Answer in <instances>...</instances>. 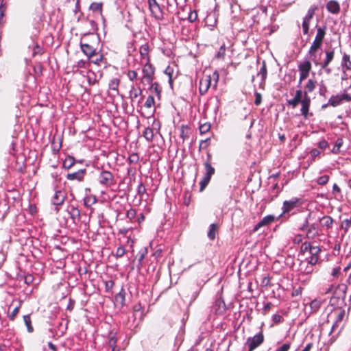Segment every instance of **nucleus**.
<instances>
[{
    "label": "nucleus",
    "mask_w": 351,
    "mask_h": 351,
    "mask_svg": "<svg viewBox=\"0 0 351 351\" xmlns=\"http://www.w3.org/2000/svg\"><path fill=\"white\" fill-rule=\"evenodd\" d=\"M219 75L217 71L211 75H205L199 81V90L201 95L207 93L209 88L213 86L214 89L217 88Z\"/></svg>",
    "instance_id": "1"
},
{
    "label": "nucleus",
    "mask_w": 351,
    "mask_h": 351,
    "mask_svg": "<svg viewBox=\"0 0 351 351\" xmlns=\"http://www.w3.org/2000/svg\"><path fill=\"white\" fill-rule=\"evenodd\" d=\"M311 219H314V217L312 213H309L304 218V223L298 228L300 231L306 230V237L308 239H313L319 235V226L315 223H310L309 220Z\"/></svg>",
    "instance_id": "2"
},
{
    "label": "nucleus",
    "mask_w": 351,
    "mask_h": 351,
    "mask_svg": "<svg viewBox=\"0 0 351 351\" xmlns=\"http://www.w3.org/2000/svg\"><path fill=\"white\" fill-rule=\"evenodd\" d=\"M326 53V58L325 59L321 62H318L315 58H313V61L314 62L315 64L317 66H319V67L322 69H324V71L328 73H330L331 69L328 68L329 64L334 59L335 52L333 49L326 50L325 51Z\"/></svg>",
    "instance_id": "3"
},
{
    "label": "nucleus",
    "mask_w": 351,
    "mask_h": 351,
    "mask_svg": "<svg viewBox=\"0 0 351 351\" xmlns=\"http://www.w3.org/2000/svg\"><path fill=\"white\" fill-rule=\"evenodd\" d=\"M264 341V335L262 330H261L257 335H255L252 337H249L245 343V345L248 348V351H253L256 348L260 346Z\"/></svg>",
    "instance_id": "4"
},
{
    "label": "nucleus",
    "mask_w": 351,
    "mask_h": 351,
    "mask_svg": "<svg viewBox=\"0 0 351 351\" xmlns=\"http://www.w3.org/2000/svg\"><path fill=\"white\" fill-rule=\"evenodd\" d=\"M80 48L88 58H93L96 55L97 49L93 45L86 43L85 36H83L80 40Z\"/></svg>",
    "instance_id": "5"
},
{
    "label": "nucleus",
    "mask_w": 351,
    "mask_h": 351,
    "mask_svg": "<svg viewBox=\"0 0 351 351\" xmlns=\"http://www.w3.org/2000/svg\"><path fill=\"white\" fill-rule=\"evenodd\" d=\"M143 77L142 80L148 84H152L153 81V75L154 74V68L149 62H146L143 69Z\"/></svg>",
    "instance_id": "6"
},
{
    "label": "nucleus",
    "mask_w": 351,
    "mask_h": 351,
    "mask_svg": "<svg viewBox=\"0 0 351 351\" xmlns=\"http://www.w3.org/2000/svg\"><path fill=\"white\" fill-rule=\"evenodd\" d=\"M298 67L300 71L299 82L300 84L308 76L309 72L311 69V63L308 60L304 61L303 62L300 64Z\"/></svg>",
    "instance_id": "7"
},
{
    "label": "nucleus",
    "mask_w": 351,
    "mask_h": 351,
    "mask_svg": "<svg viewBox=\"0 0 351 351\" xmlns=\"http://www.w3.org/2000/svg\"><path fill=\"white\" fill-rule=\"evenodd\" d=\"M302 204L300 199L293 197L290 200H286L283 202V213H287L298 207Z\"/></svg>",
    "instance_id": "8"
},
{
    "label": "nucleus",
    "mask_w": 351,
    "mask_h": 351,
    "mask_svg": "<svg viewBox=\"0 0 351 351\" xmlns=\"http://www.w3.org/2000/svg\"><path fill=\"white\" fill-rule=\"evenodd\" d=\"M300 104L302 105L301 113L304 118L306 119L309 115H312V113H309L311 98L306 93H304L303 99Z\"/></svg>",
    "instance_id": "9"
},
{
    "label": "nucleus",
    "mask_w": 351,
    "mask_h": 351,
    "mask_svg": "<svg viewBox=\"0 0 351 351\" xmlns=\"http://www.w3.org/2000/svg\"><path fill=\"white\" fill-rule=\"evenodd\" d=\"M327 11L332 14H338L340 12V4L336 0H330L326 5Z\"/></svg>",
    "instance_id": "10"
},
{
    "label": "nucleus",
    "mask_w": 351,
    "mask_h": 351,
    "mask_svg": "<svg viewBox=\"0 0 351 351\" xmlns=\"http://www.w3.org/2000/svg\"><path fill=\"white\" fill-rule=\"evenodd\" d=\"M113 176L112 174L107 171H103L101 172L99 176V182L101 184L110 185L112 182Z\"/></svg>",
    "instance_id": "11"
},
{
    "label": "nucleus",
    "mask_w": 351,
    "mask_h": 351,
    "mask_svg": "<svg viewBox=\"0 0 351 351\" xmlns=\"http://www.w3.org/2000/svg\"><path fill=\"white\" fill-rule=\"evenodd\" d=\"M275 220V217L272 215L265 216L254 228V231H257L260 228L271 224Z\"/></svg>",
    "instance_id": "12"
},
{
    "label": "nucleus",
    "mask_w": 351,
    "mask_h": 351,
    "mask_svg": "<svg viewBox=\"0 0 351 351\" xmlns=\"http://www.w3.org/2000/svg\"><path fill=\"white\" fill-rule=\"evenodd\" d=\"M66 197V195L64 192L62 191H56L53 198H52V203L54 205L60 206L63 204L64 202Z\"/></svg>",
    "instance_id": "13"
},
{
    "label": "nucleus",
    "mask_w": 351,
    "mask_h": 351,
    "mask_svg": "<svg viewBox=\"0 0 351 351\" xmlns=\"http://www.w3.org/2000/svg\"><path fill=\"white\" fill-rule=\"evenodd\" d=\"M304 93L302 91V90H297L295 92V97L288 100V104L291 105L293 108H295L298 104H300L303 99Z\"/></svg>",
    "instance_id": "14"
},
{
    "label": "nucleus",
    "mask_w": 351,
    "mask_h": 351,
    "mask_svg": "<svg viewBox=\"0 0 351 351\" xmlns=\"http://www.w3.org/2000/svg\"><path fill=\"white\" fill-rule=\"evenodd\" d=\"M319 221L322 227L326 228V229H330L332 226L333 219L328 215H325L322 218H319Z\"/></svg>",
    "instance_id": "15"
},
{
    "label": "nucleus",
    "mask_w": 351,
    "mask_h": 351,
    "mask_svg": "<svg viewBox=\"0 0 351 351\" xmlns=\"http://www.w3.org/2000/svg\"><path fill=\"white\" fill-rule=\"evenodd\" d=\"M322 44V42L317 41L316 40H314L308 51V53L311 56V58H315V54L317 51L321 47Z\"/></svg>",
    "instance_id": "16"
},
{
    "label": "nucleus",
    "mask_w": 351,
    "mask_h": 351,
    "mask_svg": "<svg viewBox=\"0 0 351 351\" xmlns=\"http://www.w3.org/2000/svg\"><path fill=\"white\" fill-rule=\"evenodd\" d=\"M85 170L81 169L77 172L69 173L67 175V179L69 180H77L79 181L82 180Z\"/></svg>",
    "instance_id": "17"
},
{
    "label": "nucleus",
    "mask_w": 351,
    "mask_h": 351,
    "mask_svg": "<svg viewBox=\"0 0 351 351\" xmlns=\"http://www.w3.org/2000/svg\"><path fill=\"white\" fill-rule=\"evenodd\" d=\"M125 292L122 289L119 293L115 295V302L117 304L123 306L125 304Z\"/></svg>",
    "instance_id": "18"
},
{
    "label": "nucleus",
    "mask_w": 351,
    "mask_h": 351,
    "mask_svg": "<svg viewBox=\"0 0 351 351\" xmlns=\"http://www.w3.org/2000/svg\"><path fill=\"white\" fill-rule=\"evenodd\" d=\"M343 101L341 95H332L328 100V105L336 107L340 105Z\"/></svg>",
    "instance_id": "19"
},
{
    "label": "nucleus",
    "mask_w": 351,
    "mask_h": 351,
    "mask_svg": "<svg viewBox=\"0 0 351 351\" xmlns=\"http://www.w3.org/2000/svg\"><path fill=\"white\" fill-rule=\"evenodd\" d=\"M318 10V6L317 5H311L308 11H307V13L304 16L303 19H306V20H308V21H312L315 14V12Z\"/></svg>",
    "instance_id": "20"
},
{
    "label": "nucleus",
    "mask_w": 351,
    "mask_h": 351,
    "mask_svg": "<svg viewBox=\"0 0 351 351\" xmlns=\"http://www.w3.org/2000/svg\"><path fill=\"white\" fill-rule=\"evenodd\" d=\"M316 86V82L312 79H309L305 86V90L303 93H306L308 95V93L313 92Z\"/></svg>",
    "instance_id": "21"
},
{
    "label": "nucleus",
    "mask_w": 351,
    "mask_h": 351,
    "mask_svg": "<svg viewBox=\"0 0 351 351\" xmlns=\"http://www.w3.org/2000/svg\"><path fill=\"white\" fill-rule=\"evenodd\" d=\"M149 7L152 13L156 14L160 12V8L156 0H148Z\"/></svg>",
    "instance_id": "22"
},
{
    "label": "nucleus",
    "mask_w": 351,
    "mask_h": 351,
    "mask_svg": "<svg viewBox=\"0 0 351 351\" xmlns=\"http://www.w3.org/2000/svg\"><path fill=\"white\" fill-rule=\"evenodd\" d=\"M217 225L215 223H212L210 226L209 231L208 232V237L210 239L214 240L216 237V234L217 232Z\"/></svg>",
    "instance_id": "23"
},
{
    "label": "nucleus",
    "mask_w": 351,
    "mask_h": 351,
    "mask_svg": "<svg viewBox=\"0 0 351 351\" xmlns=\"http://www.w3.org/2000/svg\"><path fill=\"white\" fill-rule=\"evenodd\" d=\"M326 34L325 29L321 27H317V34L315 36V40L320 42H323Z\"/></svg>",
    "instance_id": "24"
},
{
    "label": "nucleus",
    "mask_w": 351,
    "mask_h": 351,
    "mask_svg": "<svg viewBox=\"0 0 351 351\" xmlns=\"http://www.w3.org/2000/svg\"><path fill=\"white\" fill-rule=\"evenodd\" d=\"M69 215L71 216V217L75 220V219H79L80 217V210L73 206H71V208H70V210H69Z\"/></svg>",
    "instance_id": "25"
},
{
    "label": "nucleus",
    "mask_w": 351,
    "mask_h": 351,
    "mask_svg": "<svg viewBox=\"0 0 351 351\" xmlns=\"http://www.w3.org/2000/svg\"><path fill=\"white\" fill-rule=\"evenodd\" d=\"M151 84V87H150L151 93L156 94L159 97L160 95V93H161V88H160L159 84L157 82H154V83L152 82V84Z\"/></svg>",
    "instance_id": "26"
},
{
    "label": "nucleus",
    "mask_w": 351,
    "mask_h": 351,
    "mask_svg": "<svg viewBox=\"0 0 351 351\" xmlns=\"http://www.w3.org/2000/svg\"><path fill=\"white\" fill-rule=\"evenodd\" d=\"M204 166L206 171L204 176L210 179L212 176L215 173V169L211 166V165L208 162H205Z\"/></svg>",
    "instance_id": "27"
},
{
    "label": "nucleus",
    "mask_w": 351,
    "mask_h": 351,
    "mask_svg": "<svg viewBox=\"0 0 351 351\" xmlns=\"http://www.w3.org/2000/svg\"><path fill=\"white\" fill-rule=\"evenodd\" d=\"M311 22V21H308L304 19H302V27L304 35H308L309 33Z\"/></svg>",
    "instance_id": "28"
},
{
    "label": "nucleus",
    "mask_w": 351,
    "mask_h": 351,
    "mask_svg": "<svg viewBox=\"0 0 351 351\" xmlns=\"http://www.w3.org/2000/svg\"><path fill=\"white\" fill-rule=\"evenodd\" d=\"M102 3L93 2L90 5V10L93 12H98L100 14L102 12Z\"/></svg>",
    "instance_id": "29"
},
{
    "label": "nucleus",
    "mask_w": 351,
    "mask_h": 351,
    "mask_svg": "<svg viewBox=\"0 0 351 351\" xmlns=\"http://www.w3.org/2000/svg\"><path fill=\"white\" fill-rule=\"evenodd\" d=\"M343 139L341 138H339L337 139L335 144L332 149V152L333 154H338L339 152L340 148L343 145Z\"/></svg>",
    "instance_id": "30"
},
{
    "label": "nucleus",
    "mask_w": 351,
    "mask_h": 351,
    "mask_svg": "<svg viewBox=\"0 0 351 351\" xmlns=\"http://www.w3.org/2000/svg\"><path fill=\"white\" fill-rule=\"evenodd\" d=\"M143 136L147 141H152L154 137L153 130L149 128H145V131L143 132Z\"/></svg>",
    "instance_id": "31"
},
{
    "label": "nucleus",
    "mask_w": 351,
    "mask_h": 351,
    "mask_svg": "<svg viewBox=\"0 0 351 351\" xmlns=\"http://www.w3.org/2000/svg\"><path fill=\"white\" fill-rule=\"evenodd\" d=\"M23 320H24V322L27 328V330L29 332H32L34 329H33V327L32 326V324H31V318H30V316L29 315H24L23 316Z\"/></svg>",
    "instance_id": "32"
},
{
    "label": "nucleus",
    "mask_w": 351,
    "mask_h": 351,
    "mask_svg": "<svg viewBox=\"0 0 351 351\" xmlns=\"http://www.w3.org/2000/svg\"><path fill=\"white\" fill-rule=\"evenodd\" d=\"M88 60L92 62L93 63L97 64V65H99L101 62L103 60V56L101 54H99L97 51H96V55H95V56L93 58H88Z\"/></svg>",
    "instance_id": "33"
},
{
    "label": "nucleus",
    "mask_w": 351,
    "mask_h": 351,
    "mask_svg": "<svg viewBox=\"0 0 351 351\" xmlns=\"http://www.w3.org/2000/svg\"><path fill=\"white\" fill-rule=\"evenodd\" d=\"M96 201L95 197L87 196L84 199V204L85 206L90 207L91 205L94 204Z\"/></svg>",
    "instance_id": "34"
},
{
    "label": "nucleus",
    "mask_w": 351,
    "mask_h": 351,
    "mask_svg": "<svg viewBox=\"0 0 351 351\" xmlns=\"http://www.w3.org/2000/svg\"><path fill=\"white\" fill-rule=\"evenodd\" d=\"M351 227V217L350 219H344L341 224V228L347 232L349 228Z\"/></svg>",
    "instance_id": "35"
},
{
    "label": "nucleus",
    "mask_w": 351,
    "mask_h": 351,
    "mask_svg": "<svg viewBox=\"0 0 351 351\" xmlns=\"http://www.w3.org/2000/svg\"><path fill=\"white\" fill-rule=\"evenodd\" d=\"M119 85V80L117 78H114L111 80L109 83V88L113 90L118 91V86Z\"/></svg>",
    "instance_id": "36"
},
{
    "label": "nucleus",
    "mask_w": 351,
    "mask_h": 351,
    "mask_svg": "<svg viewBox=\"0 0 351 351\" xmlns=\"http://www.w3.org/2000/svg\"><path fill=\"white\" fill-rule=\"evenodd\" d=\"M225 53H226V47H225V45H223L219 48L215 57L217 59L223 60L225 57Z\"/></svg>",
    "instance_id": "37"
},
{
    "label": "nucleus",
    "mask_w": 351,
    "mask_h": 351,
    "mask_svg": "<svg viewBox=\"0 0 351 351\" xmlns=\"http://www.w3.org/2000/svg\"><path fill=\"white\" fill-rule=\"evenodd\" d=\"M321 305V302L318 300H314L310 303V307L313 312H316Z\"/></svg>",
    "instance_id": "38"
},
{
    "label": "nucleus",
    "mask_w": 351,
    "mask_h": 351,
    "mask_svg": "<svg viewBox=\"0 0 351 351\" xmlns=\"http://www.w3.org/2000/svg\"><path fill=\"white\" fill-rule=\"evenodd\" d=\"M258 75H261L262 80L264 81L267 77V68L265 61L263 62V65L258 72Z\"/></svg>",
    "instance_id": "39"
},
{
    "label": "nucleus",
    "mask_w": 351,
    "mask_h": 351,
    "mask_svg": "<svg viewBox=\"0 0 351 351\" xmlns=\"http://www.w3.org/2000/svg\"><path fill=\"white\" fill-rule=\"evenodd\" d=\"M141 56L142 57V59L143 60H145V62H149V58L148 56V50H147V47H142L141 49Z\"/></svg>",
    "instance_id": "40"
},
{
    "label": "nucleus",
    "mask_w": 351,
    "mask_h": 351,
    "mask_svg": "<svg viewBox=\"0 0 351 351\" xmlns=\"http://www.w3.org/2000/svg\"><path fill=\"white\" fill-rule=\"evenodd\" d=\"M199 132L202 134H206L208 132L210 129V124L208 123H205L203 124H201L199 125Z\"/></svg>",
    "instance_id": "41"
},
{
    "label": "nucleus",
    "mask_w": 351,
    "mask_h": 351,
    "mask_svg": "<svg viewBox=\"0 0 351 351\" xmlns=\"http://www.w3.org/2000/svg\"><path fill=\"white\" fill-rule=\"evenodd\" d=\"M130 93V97L132 99H134V98L138 97L142 93V90L141 88L136 89L134 88H132L131 89Z\"/></svg>",
    "instance_id": "42"
},
{
    "label": "nucleus",
    "mask_w": 351,
    "mask_h": 351,
    "mask_svg": "<svg viewBox=\"0 0 351 351\" xmlns=\"http://www.w3.org/2000/svg\"><path fill=\"white\" fill-rule=\"evenodd\" d=\"M313 246L311 245L310 242H304L301 245V251L303 252H310L311 249H312Z\"/></svg>",
    "instance_id": "43"
},
{
    "label": "nucleus",
    "mask_w": 351,
    "mask_h": 351,
    "mask_svg": "<svg viewBox=\"0 0 351 351\" xmlns=\"http://www.w3.org/2000/svg\"><path fill=\"white\" fill-rule=\"evenodd\" d=\"M320 252L321 249L319 246H313V247L311 249L309 253L311 256H319Z\"/></svg>",
    "instance_id": "44"
},
{
    "label": "nucleus",
    "mask_w": 351,
    "mask_h": 351,
    "mask_svg": "<svg viewBox=\"0 0 351 351\" xmlns=\"http://www.w3.org/2000/svg\"><path fill=\"white\" fill-rule=\"evenodd\" d=\"M117 338L113 335H110L109 339H108V346L113 348L117 347Z\"/></svg>",
    "instance_id": "45"
},
{
    "label": "nucleus",
    "mask_w": 351,
    "mask_h": 351,
    "mask_svg": "<svg viewBox=\"0 0 351 351\" xmlns=\"http://www.w3.org/2000/svg\"><path fill=\"white\" fill-rule=\"evenodd\" d=\"M210 179L204 176L203 179L200 182V191H202L204 190L206 186L208 184Z\"/></svg>",
    "instance_id": "46"
},
{
    "label": "nucleus",
    "mask_w": 351,
    "mask_h": 351,
    "mask_svg": "<svg viewBox=\"0 0 351 351\" xmlns=\"http://www.w3.org/2000/svg\"><path fill=\"white\" fill-rule=\"evenodd\" d=\"M155 103V101H154V98L153 96L152 95H149L147 98V100L145 103V106L146 108H151Z\"/></svg>",
    "instance_id": "47"
},
{
    "label": "nucleus",
    "mask_w": 351,
    "mask_h": 351,
    "mask_svg": "<svg viewBox=\"0 0 351 351\" xmlns=\"http://www.w3.org/2000/svg\"><path fill=\"white\" fill-rule=\"evenodd\" d=\"M329 176L327 175H324L322 176H320L317 179V183L320 185H324L326 184L328 182Z\"/></svg>",
    "instance_id": "48"
},
{
    "label": "nucleus",
    "mask_w": 351,
    "mask_h": 351,
    "mask_svg": "<svg viewBox=\"0 0 351 351\" xmlns=\"http://www.w3.org/2000/svg\"><path fill=\"white\" fill-rule=\"evenodd\" d=\"M125 253V249L123 246H120L117 249L116 256L117 257H122Z\"/></svg>",
    "instance_id": "49"
},
{
    "label": "nucleus",
    "mask_w": 351,
    "mask_h": 351,
    "mask_svg": "<svg viewBox=\"0 0 351 351\" xmlns=\"http://www.w3.org/2000/svg\"><path fill=\"white\" fill-rule=\"evenodd\" d=\"M128 159L130 163H137L139 160V156L137 154H132L130 156Z\"/></svg>",
    "instance_id": "50"
},
{
    "label": "nucleus",
    "mask_w": 351,
    "mask_h": 351,
    "mask_svg": "<svg viewBox=\"0 0 351 351\" xmlns=\"http://www.w3.org/2000/svg\"><path fill=\"white\" fill-rule=\"evenodd\" d=\"M74 163V159L72 157H70L69 158L66 159L64 162V167L66 168H70Z\"/></svg>",
    "instance_id": "51"
},
{
    "label": "nucleus",
    "mask_w": 351,
    "mask_h": 351,
    "mask_svg": "<svg viewBox=\"0 0 351 351\" xmlns=\"http://www.w3.org/2000/svg\"><path fill=\"white\" fill-rule=\"evenodd\" d=\"M319 260V256H311L308 258V263L311 265H315L318 263Z\"/></svg>",
    "instance_id": "52"
},
{
    "label": "nucleus",
    "mask_w": 351,
    "mask_h": 351,
    "mask_svg": "<svg viewBox=\"0 0 351 351\" xmlns=\"http://www.w3.org/2000/svg\"><path fill=\"white\" fill-rule=\"evenodd\" d=\"M19 308H20V306H16L14 310L12 311V312L11 313V314L10 315V319L11 320H14L15 317L16 316V315L19 313Z\"/></svg>",
    "instance_id": "53"
},
{
    "label": "nucleus",
    "mask_w": 351,
    "mask_h": 351,
    "mask_svg": "<svg viewBox=\"0 0 351 351\" xmlns=\"http://www.w3.org/2000/svg\"><path fill=\"white\" fill-rule=\"evenodd\" d=\"M127 75L130 80L133 81L136 79L137 73L135 71H129Z\"/></svg>",
    "instance_id": "54"
},
{
    "label": "nucleus",
    "mask_w": 351,
    "mask_h": 351,
    "mask_svg": "<svg viewBox=\"0 0 351 351\" xmlns=\"http://www.w3.org/2000/svg\"><path fill=\"white\" fill-rule=\"evenodd\" d=\"M197 19V13L196 11L191 12L189 16V20L191 22L195 21Z\"/></svg>",
    "instance_id": "55"
},
{
    "label": "nucleus",
    "mask_w": 351,
    "mask_h": 351,
    "mask_svg": "<svg viewBox=\"0 0 351 351\" xmlns=\"http://www.w3.org/2000/svg\"><path fill=\"white\" fill-rule=\"evenodd\" d=\"M255 101H254V104L256 105V106H258L261 104V101H262V96L260 93H255Z\"/></svg>",
    "instance_id": "56"
},
{
    "label": "nucleus",
    "mask_w": 351,
    "mask_h": 351,
    "mask_svg": "<svg viewBox=\"0 0 351 351\" xmlns=\"http://www.w3.org/2000/svg\"><path fill=\"white\" fill-rule=\"evenodd\" d=\"M290 348L289 343H284L280 348H278L276 351H288Z\"/></svg>",
    "instance_id": "57"
},
{
    "label": "nucleus",
    "mask_w": 351,
    "mask_h": 351,
    "mask_svg": "<svg viewBox=\"0 0 351 351\" xmlns=\"http://www.w3.org/2000/svg\"><path fill=\"white\" fill-rule=\"evenodd\" d=\"M328 144L326 141L322 140L318 143V147L322 149H324L328 147Z\"/></svg>",
    "instance_id": "58"
},
{
    "label": "nucleus",
    "mask_w": 351,
    "mask_h": 351,
    "mask_svg": "<svg viewBox=\"0 0 351 351\" xmlns=\"http://www.w3.org/2000/svg\"><path fill=\"white\" fill-rule=\"evenodd\" d=\"M273 321L275 323H280L282 321V317L278 314H275L273 316Z\"/></svg>",
    "instance_id": "59"
},
{
    "label": "nucleus",
    "mask_w": 351,
    "mask_h": 351,
    "mask_svg": "<svg viewBox=\"0 0 351 351\" xmlns=\"http://www.w3.org/2000/svg\"><path fill=\"white\" fill-rule=\"evenodd\" d=\"M137 191L139 194H143L145 192L146 189L143 184H140L138 186Z\"/></svg>",
    "instance_id": "60"
},
{
    "label": "nucleus",
    "mask_w": 351,
    "mask_h": 351,
    "mask_svg": "<svg viewBox=\"0 0 351 351\" xmlns=\"http://www.w3.org/2000/svg\"><path fill=\"white\" fill-rule=\"evenodd\" d=\"M341 98L346 101H351V95L348 93H343L341 95Z\"/></svg>",
    "instance_id": "61"
},
{
    "label": "nucleus",
    "mask_w": 351,
    "mask_h": 351,
    "mask_svg": "<svg viewBox=\"0 0 351 351\" xmlns=\"http://www.w3.org/2000/svg\"><path fill=\"white\" fill-rule=\"evenodd\" d=\"M320 154L319 151L317 149H313L311 151V155L312 157L315 158Z\"/></svg>",
    "instance_id": "62"
},
{
    "label": "nucleus",
    "mask_w": 351,
    "mask_h": 351,
    "mask_svg": "<svg viewBox=\"0 0 351 351\" xmlns=\"http://www.w3.org/2000/svg\"><path fill=\"white\" fill-rule=\"evenodd\" d=\"M326 92V86L324 84H321V85L319 84V95L321 94V95H324Z\"/></svg>",
    "instance_id": "63"
},
{
    "label": "nucleus",
    "mask_w": 351,
    "mask_h": 351,
    "mask_svg": "<svg viewBox=\"0 0 351 351\" xmlns=\"http://www.w3.org/2000/svg\"><path fill=\"white\" fill-rule=\"evenodd\" d=\"M340 268L339 267H335L333 268L332 271V276H337L339 273Z\"/></svg>",
    "instance_id": "64"
}]
</instances>
